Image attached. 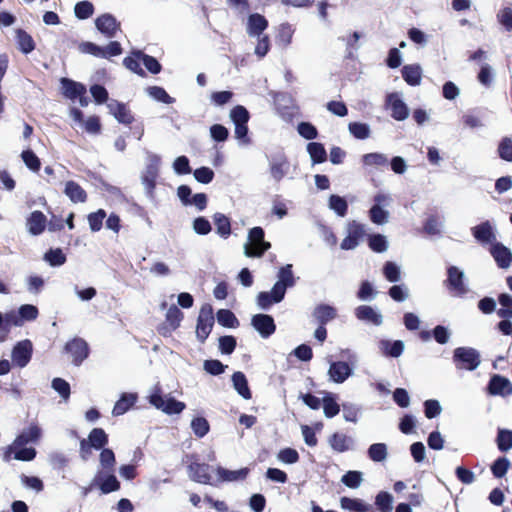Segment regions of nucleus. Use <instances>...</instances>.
<instances>
[{
	"label": "nucleus",
	"mask_w": 512,
	"mask_h": 512,
	"mask_svg": "<svg viewBox=\"0 0 512 512\" xmlns=\"http://www.w3.org/2000/svg\"><path fill=\"white\" fill-rule=\"evenodd\" d=\"M217 321L224 327L234 328L238 325L235 315L228 309H220L217 312Z\"/></svg>",
	"instance_id": "52"
},
{
	"label": "nucleus",
	"mask_w": 512,
	"mask_h": 512,
	"mask_svg": "<svg viewBox=\"0 0 512 512\" xmlns=\"http://www.w3.org/2000/svg\"><path fill=\"white\" fill-rule=\"evenodd\" d=\"M64 193L74 203H83L87 199L85 190L74 181L66 182Z\"/></svg>",
	"instance_id": "32"
},
{
	"label": "nucleus",
	"mask_w": 512,
	"mask_h": 512,
	"mask_svg": "<svg viewBox=\"0 0 512 512\" xmlns=\"http://www.w3.org/2000/svg\"><path fill=\"white\" fill-rule=\"evenodd\" d=\"M491 254L499 268L506 269L512 263L511 251L501 243H496L492 246Z\"/></svg>",
	"instance_id": "22"
},
{
	"label": "nucleus",
	"mask_w": 512,
	"mask_h": 512,
	"mask_svg": "<svg viewBox=\"0 0 512 512\" xmlns=\"http://www.w3.org/2000/svg\"><path fill=\"white\" fill-rule=\"evenodd\" d=\"M160 157L155 154L148 156L147 166L142 174V184L145 188L147 195L152 198L154 188L156 186V179L159 173Z\"/></svg>",
	"instance_id": "6"
},
{
	"label": "nucleus",
	"mask_w": 512,
	"mask_h": 512,
	"mask_svg": "<svg viewBox=\"0 0 512 512\" xmlns=\"http://www.w3.org/2000/svg\"><path fill=\"white\" fill-rule=\"evenodd\" d=\"M422 70L419 65H405L402 68V77L411 86L419 85L421 82Z\"/></svg>",
	"instance_id": "38"
},
{
	"label": "nucleus",
	"mask_w": 512,
	"mask_h": 512,
	"mask_svg": "<svg viewBox=\"0 0 512 512\" xmlns=\"http://www.w3.org/2000/svg\"><path fill=\"white\" fill-rule=\"evenodd\" d=\"M353 374V368L344 361L330 362L329 379L334 383H343Z\"/></svg>",
	"instance_id": "15"
},
{
	"label": "nucleus",
	"mask_w": 512,
	"mask_h": 512,
	"mask_svg": "<svg viewBox=\"0 0 512 512\" xmlns=\"http://www.w3.org/2000/svg\"><path fill=\"white\" fill-rule=\"evenodd\" d=\"M375 505L380 512H391L393 509V496L388 492H380L375 498Z\"/></svg>",
	"instance_id": "48"
},
{
	"label": "nucleus",
	"mask_w": 512,
	"mask_h": 512,
	"mask_svg": "<svg viewBox=\"0 0 512 512\" xmlns=\"http://www.w3.org/2000/svg\"><path fill=\"white\" fill-rule=\"evenodd\" d=\"M249 473L248 468H241L238 470H228L222 467L217 468V475L220 481L234 482L244 480Z\"/></svg>",
	"instance_id": "34"
},
{
	"label": "nucleus",
	"mask_w": 512,
	"mask_h": 512,
	"mask_svg": "<svg viewBox=\"0 0 512 512\" xmlns=\"http://www.w3.org/2000/svg\"><path fill=\"white\" fill-rule=\"evenodd\" d=\"M183 319V313L181 310L172 305L166 313V325L161 328V334L164 336H168L172 331L176 330Z\"/></svg>",
	"instance_id": "18"
},
{
	"label": "nucleus",
	"mask_w": 512,
	"mask_h": 512,
	"mask_svg": "<svg viewBox=\"0 0 512 512\" xmlns=\"http://www.w3.org/2000/svg\"><path fill=\"white\" fill-rule=\"evenodd\" d=\"M324 414L327 418H332L336 416L340 411V406L336 402V397L327 393L326 396L322 400Z\"/></svg>",
	"instance_id": "45"
},
{
	"label": "nucleus",
	"mask_w": 512,
	"mask_h": 512,
	"mask_svg": "<svg viewBox=\"0 0 512 512\" xmlns=\"http://www.w3.org/2000/svg\"><path fill=\"white\" fill-rule=\"evenodd\" d=\"M473 237L481 244L492 243L495 240V234L489 221H484L472 229Z\"/></svg>",
	"instance_id": "21"
},
{
	"label": "nucleus",
	"mask_w": 512,
	"mask_h": 512,
	"mask_svg": "<svg viewBox=\"0 0 512 512\" xmlns=\"http://www.w3.org/2000/svg\"><path fill=\"white\" fill-rule=\"evenodd\" d=\"M274 294V287H272L270 292H260L257 295V305L259 308L266 310L268 309L272 304L279 303L282 300H276Z\"/></svg>",
	"instance_id": "59"
},
{
	"label": "nucleus",
	"mask_w": 512,
	"mask_h": 512,
	"mask_svg": "<svg viewBox=\"0 0 512 512\" xmlns=\"http://www.w3.org/2000/svg\"><path fill=\"white\" fill-rule=\"evenodd\" d=\"M44 260L51 266H61L66 262V256L61 249H50L44 255Z\"/></svg>",
	"instance_id": "58"
},
{
	"label": "nucleus",
	"mask_w": 512,
	"mask_h": 512,
	"mask_svg": "<svg viewBox=\"0 0 512 512\" xmlns=\"http://www.w3.org/2000/svg\"><path fill=\"white\" fill-rule=\"evenodd\" d=\"M251 324L262 338L270 337L276 330L274 319L267 314L254 315Z\"/></svg>",
	"instance_id": "14"
},
{
	"label": "nucleus",
	"mask_w": 512,
	"mask_h": 512,
	"mask_svg": "<svg viewBox=\"0 0 512 512\" xmlns=\"http://www.w3.org/2000/svg\"><path fill=\"white\" fill-rule=\"evenodd\" d=\"M95 26L106 38H114L120 31V22L108 13L97 17L95 19Z\"/></svg>",
	"instance_id": "10"
},
{
	"label": "nucleus",
	"mask_w": 512,
	"mask_h": 512,
	"mask_svg": "<svg viewBox=\"0 0 512 512\" xmlns=\"http://www.w3.org/2000/svg\"><path fill=\"white\" fill-rule=\"evenodd\" d=\"M294 30L292 29V26L289 24H282L279 27L278 35H277V42L286 47L291 43L292 36H293Z\"/></svg>",
	"instance_id": "64"
},
{
	"label": "nucleus",
	"mask_w": 512,
	"mask_h": 512,
	"mask_svg": "<svg viewBox=\"0 0 512 512\" xmlns=\"http://www.w3.org/2000/svg\"><path fill=\"white\" fill-rule=\"evenodd\" d=\"M379 349L384 355L397 358L403 353L404 343L401 340L393 342L389 340H381L379 342Z\"/></svg>",
	"instance_id": "37"
},
{
	"label": "nucleus",
	"mask_w": 512,
	"mask_h": 512,
	"mask_svg": "<svg viewBox=\"0 0 512 512\" xmlns=\"http://www.w3.org/2000/svg\"><path fill=\"white\" fill-rule=\"evenodd\" d=\"M497 446L502 452H506L512 448V431L499 429L497 435Z\"/></svg>",
	"instance_id": "56"
},
{
	"label": "nucleus",
	"mask_w": 512,
	"mask_h": 512,
	"mask_svg": "<svg viewBox=\"0 0 512 512\" xmlns=\"http://www.w3.org/2000/svg\"><path fill=\"white\" fill-rule=\"evenodd\" d=\"M32 343L29 340L18 342L12 350V362L14 365L23 368L25 367L32 356Z\"/></svg>",
	"instance_id": "13"
},
{
	"label": "nucleus",
	"mask_w": 512,
	"mask_h": 512,
	"mask_svg": "<svg viewBox=\"0 0 512 512\" xmlns=\"http://www.w3.org/2000/svg\"><path fill=\"white\" fill-rule=\"evenodd\" d=\"M369 215L373 223L382 225L388 221L389 212L379 205H373L369 211Z\"/></svg>",
	"instance_id": "60"
},
{
	"label": "nucleus",
	"mask_w": 512,
	"mask_h": 512,
	"mask_svg": "<svg viewBox=\"0 0 512 512\" xmlns=\"http://www.w3.org/2000/svg\"><path fill=\"white\" fill-rule=\"evenodd\" d=\"M137 59H141L145 68L152 74H158L161 71V65L156 58L143 53L142 51L132 52Z\"/></svg>",
	"instance_id": "40"
},
{
	"label": "nucleus",
	"mask_w": 512,
	"mask_h": 512,
	"mask_svg": "<svg viewBox=\"0 0 512 512\" xmlns=\"http://www.w3.org/2000/svg\"><path fill=\"white\" fill-rule=\"evenodd\" d=\"M65 349L71 354L72 361L77 366L80 365L83 360L88 357V345L83 339H73L66 344Z\"/></svg>",
	"instance_id": "16"
},
{
	"label": "nucleus",
	"mask_w": 512,
	"mask_h": 512,
	"mask_svg": "<svg viewBox=\"0 0 512 512\" xmlns=\"http://www.w3.org/2000/svg\"><path fill=\"white\" fill-rule=\"evenodd\" d=\"M267 26L268 22L264 16L258 13L251 14L247 22V33L250 37H260Z\"/></svg>",
	"instance_id": "25"
},
{
	"label": "nucleus",
	"mask_w": 512,
	"mask_h": 512,
	"mask_svg": "<svg viewBox=\"0 0 512 512\" xmlns=\"http://www.w3.org/2000/svg\"><path fill=\"white\" fill-rule=\"evenodd\" d=\"M307 151L314 164L322 163L327 159V153L324 146L318 142H311L307 145Z\"/></svg>",
	"instance_id": "42"
},
{
	"label": "nucleus",
	"mask_w": 512,
	"mask_h": 512,
	"mask_svg": "<svg viewBox=\"0 0 512 512\" xmlns=\"http://www.w3.org/2000/svg\"><path fill=\"white\" fill-rule=\"evenodd\" d=\"M74 13L78 19H87L93 15L94 6L89 1H80L75 5Z\"/></svg>",
	"instance_id": "54"
},
{
	"label": "nucleus",
	"mask_w": 512,
	"mask_h": 512,
	"mask_svg": "<svg viewBox=\"0 0 512 512\" xmlns=\"http://www.w3.org/2000/svg\"><path fill=\"white\" fill-rule=\"evenodd\" d=\"M383 273L389 282H398L401 278L400 267L394 262H386L383 268Z\"/></svg>",
	"instance_id": "63"
},
{
	"label": "nucleus",
	"mask_w": 512,
	"mask_h": 512,
	"mask_svg": "<svg viewBox=\"0 0 512 512\" xmlns=\"http://www.w3.org/2000/svg\"><path fill=\"white\" fill-rule=\"evenodd\" d=\"M271 244L264 240V230L261 227H253L248 232L247 241L244 243V255L249 258L261 257Z\"/></svg>",
	"instance_id": "2"
},
{
	"label": "nucleus",
	"mask_w": 512,
	"mask_h": 512,
	"mask_svg": "<svg viewBox=\"0 0 512 512\" xmlns=\"http://www.w3.org/2000/svg\"><path fill=\"white\" fill-rule=\"evenodd\" d=\"M510 462L506 457H499L491 465V472L494 477L502 478L506 475L509 470Z\"/></svg>",
	"instance_id": "55"
},
{
	"label": "nucleus",
	"mask_w": 512,
	"mask_h": 512,
	"mask_svg": "<svg viewBox=\"0 0 512 512\" xmlns=\"http://www.w3.org/2000/svg\"><path fill=\"white\" fill-rule=\"evenodd\" d=\"M329 208L338 216L344 217L347 214L348 204L343 197L331 195L329 198Z\"/></svg>",
	"instance_id": "50"
},
{
	"label": "nucleus",
	"mask_w": 512,
	"mask_h": 512,
	"mask_svg": "<svg viewBox=\"0 0 512 512\" xmlns=\"http://www.w3.org/2000/svg\"><path fill=\"white\" fill-rule=\"evenodd\" d=\"M18 48L24 54H29L35 49V43L31 35L22 29L15 31Z\"/></svg>",
	"instance_id": "39"
},
{
	"label": "nucleus",
	"mask_w": 512,
	"mask_h": 512,
	"mask_svg": "<svg viewBox=\"0 0 512 512\" xmlns=\"http://www.w3.org/2000/svg\"><path fill=\"white\" fill-rule=\"evenodd\" d=\"M450 289L456 296H464L468 292L463 282V273L455 266H450Z\"/></svg>",
	"instance_id": "28"
},
{
	"label": "nucleus",
	"mask_w": 512,
	"mask_h": 512,
	"mask_svg": "<svg viewBox=\"0 0 512 512\" xmlns=\"http://www.w3.org/2000/svg\"><path fill=\"white\" fill-rule=\"evenodd\" d=\"M249 117V112L241 105L235 106L230 112V118L235 125V138L241 145H248L250 143L247 127Z\"/></svg>",
	"instance_id": "3"
},
{
	"label": "nucleus",
	"mask_w": 512,
	"mask_h": 512,
	"mask_svg": "<svg viewBox=\"0 0 512 512\" xmlns=\"http://www.w3.org/2000/svg\"><path fill=\"white\" fill-rule=\"evenodd\" d=\"M386 101L391 108V116L395 120L402 121L408 117V108L397 93L389 94Z\"/></svg>",
	"instance_id": "19"
},
{
	"label": "nucleus",
	"mask_w": 512,
	"mask_h": 512,
	"mask_svg": "<svg viewBox=\"0 0 512 512\" xmlns=\"http://www.w3.org/2000/svg\"><path fill=\"white\" fill-rule=\"evenodd\" d=\"M61 84L64 95L72 100L78 98V96L84 95L86 92L84 85L67 78H62Z\"/></svg>",
	"instance_id": "33"
},
{
	"label": "nucleus",
	"mask_w": 512,
	"mask_h": 512,
	"mask_svg": "<svg viewBox=\"0 0 512 512\" xmlns=\"http://www.w3.org/2000/svg\"><path fill=\"white\" fill-rule=\"evenodd\" d=\"M42 430L36 423H31L15 438L10 449L19 448L29 443H37L41 437Z\"/></svg>",
	"instance_id": "11"
},
{
	"label": "nucleus",
	"mask_w": 512,
	"mask_h": 512,
	"mask_svg": "<svg viewBox=\"0 0 512 512\" xmlns=\"http://www.w3.org/2000/svg\"><path fill=\"white\" fill-rule=\"evenodd\" d=\"M355 315L359 320L370 322L374 325H380L382 323V315L370 306H359L355 310Z\"/></svg>",
	"instance_id": "31"
},
{
	"label": "nucleus",
	"mask_w": 512,
	"mask_h": 512,
	"mask_svg": "<svg viewBox=\"0 0 512 512\" xmlns=\"http://www.w3.org/2000/svg\"><path fill=\"white\" fill-rule=\"evenodd\" d=\"M369 247L378 253L385 252L388 249V242L384 235L375 234L369 237Z\"/></svg>",
	"instance_id": "61"
},
{
	"label": "nucleus",
	"mask_w": 512,
	"mask_h": 512,
	"mask_svg": "<svg viewBox=\"0 0 512 512\" xmlns=\"http://www.w3.org/2000/svg\"><path fill=\"white\" fill-rule=\"evenodd\" d=\"M340 505L343 509L353 512H375L371 504L364 502L361 499H353L349 497H342Z\"/></svg>",
	"instance_id": "29"
},
{
	"label": "nucleus",
	"mask_w": 512,
	"mask_h": 512,
	"mask_svg": "<svg viewBox=\"0 0 512 512\" xmlns=\"http://www.w3.org/2000/svg\"><path fill=\"white\" fill-rule=\"evenodd\" d=\"M277 282L274 284V294L276 300H283L286 289L295 285V277L292 272V265L287 264L282 267L277 274Z\"/></svg>",
	"instance_id": "8"
},
{
	"label": "nucleus",
	"mask_w": 512,
	"mask_h": 512,
	"mask_svg": "<svg viewBox=\"0 0 512 512\" xmlns=\"http://www.w3.org/2000/svg\"><path fill=\"white\" fill-rule=\"evenodd\" d=\"M453 362L458 369L473 371L479 366L481 359L476 349L459 347L454 350Z\"/></svg>",
	"instance_id": "4"
},
{
	"label": "nucleus",
	"mask_w": 512,
	"mask_h": 512,
	"mask_svg": "<svg viewBox=\"0 0 512 512\" xmlns=\"http://www.w3.org/2000/svg\"><path fill=\"white\" fill-rule=\"evenodd\" d=\"M137 400V394L135 393H123L120 399L116 402L113 408V415L120 416L126 413L130 407H132Z\"/></svg>",
	"instance_id": "35"
},
{
	"label": "nucleus",
	"mask_w": 512,
	"mask_h": 512,
	"mask_svg": "<svg viewBox=\"0 0 512 512\" xmlns=\"http://www.w3.org/2000/svg\"><path fill=\"white\" fill-rule=\"evenodd\" d=\"M106 217V212L103 209H99L94 213L88 215V223L91 231L97 232L102 228L103 220Z\"/></svg>",
	"instance_id": "62"
},
{
	"label": "nucleus",
	"mask_w": 512,
	"mask_h": 512,
	"mask_svg": "<svg viewBox=\"0 0 512 512\" xmlns=\"http://www.w3.org/2000/svg\"><path fill=\"white\" fill-rule=\"evenodd\" d=\"M148 401L156 409L168 415L180 414L186 408L184 402L176 400L170 394L164 395L158 383L150 389Z\"/></svg>",
	"instance_id": "1"
},
{
	"label": "nucleus",
	"mask_w": 512,
	"mask_h": 512,
	"mask_svg": "<svg viewBox=\"0 0 512 512\" xmlns=\"http://www.w3.org/2000/svg\"><path fill=\"white\" fill-rule=\"evenodd\" d=\"M365 235V226L351 221L347 225V236L341 242V249L351 250L358 246L360 239Z\"/></svg>",
	"instance_id": "9"
},
{
	"label": "nucleus",
	"mask_w": 512,
	"mask_h": 512,
	"mask_svg": "<svg viewBox=\"0 0 512 512\" xmlns=\"http://www.w3.org/2000/svg\"><path fill=\"white\" fill-rule=\"evenodd\" d=\"M312 315L319 324L325 325L337 317V310L333 306L320 304L314 308Z\"/></svg>",
	"instance_id": "27"
},
{
	"label": "nucleus",
	"mask_w": 512,
	"mask_h": 512,
	"mask_svg": "<svg viewBox=\"0 0 512 512\" xmlns=\"http://www.w3.org/2000/svg\"><path fill=\"white\" fill-rule=\"evenodd\" d=\"M28 231L32 235L41 234L46 227V216L40 211H34L27 218Z\"/></svg>",
	"instance_id": "26"
},
{
	"label": "nucleus",
	"mask_w": 512,
	"mask_h": 512,
	"mask_svg": "<svg viewBox=\"0 0 512 512\" xmlns=\"http://www.w3.org/2000/svg\"><path fill=\"white\" fill-rule=\"evenodd\" d=\"M487 391L493 396L506 397L512 394V383L502 375H493L488 383Z\"/></svg>",
	"instance_id": "12"
},
{
	"label": "nucleus",
	"mask_w": 512,
	"mask_h": 512,
	"mask_svg": "<svg viewBox=\"0 0 512 512\" xmlns=\"http://www.w3.org/2000/svg\"><path fill=\"white\" fill-rule=\"evenodd\" d=\"M499 157L507 162H512V139L503 137L497 149Z\"/></svg>",
	"instance_id": "53"
},
{
	"label": "nucleus",
	"mask_w": 512,
	"mask_h": 512,
	"mask_svg": "<svg viewBox=\"0 0 512 512\" xmlns=\"http://www.w3.org/2000/svg\"><path fill=\"white\" fill-rule=\"evenodd\" d=\"M210 466L204 463L193 462L188 467L189 477L198 483L209 484L211 476Z\"/></svg>",
	"instance_id": "20"
},
{
	"label": "nucleus",
	"mask_w": 512,
	"mask_h": 512,
	"mask_svg": "<svg viewBox=\"0 0 512 512\" xmlns=\"http://www.w3.org/2000/svg\"><path fill=\"white\" fill-rule=\"evenodd\" d=\"M11 453L14 454V459L20 460V461H31L36 456V450L32 447H19L10 449V446L7 448L6 455H10Z\"/></svg>",
	"instance_id": "43"
},
{
	"label": "nucleus",
	"mask_w": 512,
	"mask_h": 512,
	"mask_svg": "<svg viewBox=\"0 0 512 512\" xmlns=\"http://www.w3.org/2000/svg\"><path fill=\"white\" fill-rule=\"evenodd\" d=\"M387 454V446L384 443H375L368 448V456L375 462L386 460Z\"/></svg>",
	"instance_id": "49"
},
{
	"label": "nucleus",
	"mask_w": 512,
	"mask_h": 512,
	"mask_svg": "<svg viewBox=\"0 0 512 512\" xmlns=\"http://www.w3.org/2000/svg\"><path fill=\"white\" fill-rule=\"evenodd\" d=\"M107 108L120 123L130 124L133 122L134 117L128 107L117 100H111L107 104Z\"/></svg>",
	"instance_id": "17"
},
{
	"label": "nucleus",
	"mask_w": 512,
	"mask_h": 512,
	"mask_svg": "<svg viewBox=\"0 0 512 512\" xmlns=\"http://www.w3.org/2000/svg\"><path fill=\"white\" fill-rule=\"evenodd\" d=\"M147 94L156 101L172 104L175 99L171 97L164 88L159 86H150L146 89Z\"/></svg>",
	"instance_id": "46"
},
{
	"label": "nucleus",
	"mask_w": 512,
	"mask_h": 512,
	"mask_svg": "<svg viewBox=\"0 0 512 512\" xmlns=\"http://www.w3.org/2000/svg\"><path fill=\"white\" fill-rule=\"evenodd\" d=\"M101 469L103 471L114 470L116 463L115 454L111 449H102L99 457Z\"/></svg>",
	"instance_id": "51"
},
{
	"label": "nucleus",
	"mask_w": 512,
	"mask_h": 512,
	"mask_svg": "<svg viewBox=\"0 0 512 512\" xmlns=\"http://www.w3.org/2000/svg\"><path fill=\"white\" fill-rule=\"evenodd\" d=\"M191 429L197 437L202 438L209 432L210 425L205 418L196 417L191 421Z\"/></svg>",
	"instance_id": "57"
},
{
	"label": "nucleus",
	"mask_w": 512,
	"mask_h": 512,
	"mask_svg": "<svg viewBox=\"0 0 512 512\" xmlns=\"http://www.w3.org/2000/svg\"><path fill=\"white\" fill-rule=\"evenodd\" d=\"M93 448L102 449L108 443V436L101 428H94L86 439Z\"/></svg>",
	"instance_id": "41"
},
{
	"label": "nucleus",
	"mask_w": 512,
	"mask_h": 512,
	"mask_svg": "<svg viewBox=\"0 0 512 512\" xmlns=\"http://www.w3.org/2000/svg\"><path fill=\"white\" fill-rule=\"evenodd\" d=\"M213 324V308L210 304H204L200 309L196 326V336L200 342H204L207 339Z\"/></svg>",
	"instance_id": "7"
},
{
	"label": "nucleus",
	"mask_w": 512,
	"mask_h": 512,
	"mask_svg": "<svg viewBox=\"0 0 512 512\" xmlns=\"http://www.w3.org/2000/svg\"><path fill=\"white\" fill-rule=\"evenodd\" d=\"M232 384L237 393L246 400L251 399L252 393L243 372L237 371L232 375Z\"/></svg>",
	"instance_id": "30"
},
{
	"label": "nucleus",
	"mask_w": 512,
	"mask_h": 512,
	"mask_svg": "<svg viewBox=\"0 0 512 512\" xmlns=\"http://www.w3.org/2000/svg\"><path fill=\"white\" fill-rule=\"evenodd\" d=\"M329 444L334 451L343 453L348 450H352L354 448L355 442L354 439L350 436H347L343 433H334L329 438Z\"/></svg>",
	"instance_id": "24"
},
{
	"label": "nucleus",
	"mask_w": 512,
	"mask_h": 512,
	"mask_svg": "<svg viewBox=\"0 0 512 512\" xmlns=\"http://www.w3.org/2000/svg\"><path fill=\"white\" fill-rule=\"evenodd\" d=\"M348 130L355 138L360 140L370 137V127L366 123L351 122L348 125Z\"/></svg>",
	"instance_id": "47"
},
{
	"label": "nucleus",
	"mask_w": 512,
	"mask_h": 512,
	"mask_svg": "<svg viewBox=\"0 0 512 512\" xmlns=\"http://www.w3.org/2000/svg\"><path fill=\"white\" fill-rule=\"evenodd\" d=\"M361 161L365 167L381 168L389 163L388 156L380 152H372L364 154Z\"/></svg>",
	"instance_id": "36"
},
{
	"label": "nucleus",
	"mask_w": 512,
	"mask_h": 512,
	"mask_svg": "<svg viewBox=\"0 0 512 512\" xmlns=\"http://www.w3.org/2000/svg\"><path fill=\"white\" fill-rule=\"evenodd\" d=\"M214 223L216 226L217 233L223 237L227 238L231 233V224L228 217H226L222 213H216L213 217Z\"/></svg>",
	"instance_id": "44"
},
{
	"label": "nucleus",
	"mask_w": 512,
	"mask_h": 512,
	"mask_svg": "<svg viewBox=\"0 0 512 512\" xmlns=\"http://www.w3.org/2000/svg\"><path fill=\"white\" fill-rule=\"evenodd\" d=\"M289 162L283 155L272 158L270 161V173L272 178L279 182L281 181L289 171Z\"/></svg>",
	"instance_id": "23"
},
{
	"label": "nucleus",
	"mask_w": 512,
	"mask_h": 512,
	"mask_svg": "<svg viewBox=\"0 0 512 512\" xmlns=\"http://www.w3.org/2000/svg\"><path fill=\"white\" fill-rule=\"evenodd\" d=\"M93 487H98L103 494H108L119 490L120 483L114 475V470H98L90 484V487L85 490L84 494L86 495L88 490H91Z\"/></svg>",
	"instance_id": "5"
}]
</instances>
